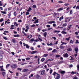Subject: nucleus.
I'll return each instance as SVG.
<instances>
[{
  "instance_id": "nucleus-1",
  "label": "nucleus",
  "mask_w": 79,
  "mask_h": 79,
  "mask_svg": "<svg viewBox=\"0 0 79 79\" xmlns=\"http://www.w3.org/2000/svg\"><path fill=\"white\" fill-rule=\"evenodd\" d=\"M12 69H16L18 68V65L16 64H12L11 66Z\"/></svg>"
},
{
  "instance_id": "nucleus-2",
  "label": "nucleus",
  "mask_w": 79,
  "mask_h": 79,
  "mask_svg": "<svg viewBox=\"0 0 79 79\" xmlns=\"http://www.w3.org/2000/svg\"><path fill=\"white\" fill-rule=\"evenodd\" d=\"M74 50L75 52H76V54H75V57L77 55V52H78V51H79V49H78V48H76L74 49Z\"/></svg>"
},
{
  "instance_id": "nucleus-3",
  "label": "nucleus",
  "mask_w": 79,
  "mask_h": 79,
  "mask_svg": "<svg viewBox=\"0 0 79 79\" xmlns=\"http://www.w3.org/2000/svg\"><path fill=\"white\" fill-rule=\"evenodd\" d=\"M70 19L69 18H66L64 22L65 23H67V22H69L70 21Z\"/></svg>"
},
{
  "instance_id": "nucleus-4",
  "label": "nucleus",
  "mask_w": 79,
  "mask_h": 79,
  "mask_svg": "<svg viewBox=\"0 0 79 79\" xmlns=\"http://www.w3.org/2000/svg\"><path fill=\"white\" fill-rule=\"evenodd\" d=\"M63 56L65 58H68V53H66L63 54Z\"/></svg>"
},
{
  "instance_id": "nucleus-5",
  "label": "nucleus",
  "mask_w": 79,
  "mask_h": 79,
  "mask_svg": "<svg viewBox=\"0 0 79 79\" xmlns=\"http://www.w3.org/2000/svg\"><path fill=\"white\" fill-rule=\"evenodd\" d=\"M41 73L42 75L45 74V70H43L41 71Z\"/></svg>"
},
{
  "instance_id": "nucleus-6",
  "label": "nucleus",
  "mask_w": 79,
  "mask_h": 79,
  "mask_svg": "<svg viewBox=\"0 0 79 79\" xmlns=\"http://www.w3.org/2000/svg\"><path fill=\"white\" fill-rule=\"evenodd\" d=\"M60 78V74H57V77H56L55 79H59Z\"/></svg>"
},
{
  "instance_id": "nucleus-7",
  "label": "nucleus",
  "mask_w": 79,
  "mask_h": 79,
  "mask_svg": "<svg viewBox=\"0 0 79 79\" xmlns=\"http://www.w3.org/2000/svg\"><path fill=\"white\" fill-rule=\"evenodd\" d=\"M48 24H52V23H55V22L54 21H50L48 22Z\"/></svg>"
},
{
  "instance_id": "nucleus-8",
  "label": "nucleus",
  "mask_w": 79,
  "mask_h": 79,
  "mask_svg": "<svg viewBox=\"0 0 79 79\" xmlns=\"http://www.w3.org/2000/svg\"><path fill=\"white\" fill-rule=\"evenodd\" d=\"M67 26V23H65L64 24H62V26H63V27H66V26Z\"/></svg>"
},
{
  "instance_id": "nucleus-9",
  "label": "nucleus",
  "mask_w": 79,
  "mask_h": 79,
  "mask_svg": "<svg viewBox=\"0 0 79 79\" xmlns=\"http://www.w3.org/2000/svg\"><path fill=\"white\" fill-rule=\"evenodd\" d=\"M39 23V19H37V20L35 21V22L34 23V24H36V23Z\"/></svg>"
},
{
  "instance_id": "nucleus-10",
  "label": "nucleus",
  "mask_w": 79,
  "mask_h": 79,
  "mask_svg": "<svg viewBox=\"0 0 79 79\" xmlns=\"http://www.w3.org/2000/svg\"><path fill=\"white\" fill-rule=\"evenodd\" d=\"M61 33H62V34H67V32H66V31H63L61 32Z\"/></svg>"
},
{
  "instance_id": "nucleus-11",
  "label": "nucleus",
  "mask_w": 79,
  "mask_h": 79,
  "mask_svg": "<svg viewBox=\"0 0 79 79\" xmlns=\"http://www.w3.org/2000/svg\"><path fill=\"white\" fill-rule=\"evenodd\" d=\"M54 33H58L59 32H60V31H58V30H56V31H54Z\"/></svg>"
},
{
  "instance_id": "nucleus-12",
  "label": "nucleus",
  "mask_w": 79,
  "mask_h": 79,
  "mask_svg": "<svg viewBox=\"0 0 79 79\" xmlns=\"http://www.w3.org/2000/svg\"><path fill=\"white\" fill-rule=\"evenodd\" d=\"M63 16H62L61 17H60L59 19V21H61V19H64Z\"/></svg>"
},
{
  "instance_id": "nucleus-13",
  "label": "nucleus",
  "mask_w": 79,
  "mask_h": 79,
  "mask_svg": "<svg viewBox=\"0 0 79 79\" xmlns=\"http://www.w3.org/2000/svg\"><path fill=\"white\" fill-rule=\"evenodd\" d=\"M67 51H69V52H72V49L70 48H69L67 49Z\"/></svg>"
},
{
  "instance_id": "nucleus-14",
  "label": "nucleus",
  "mask_w": 79,
  "mask_h": 79,
  "mask_svg": "<svg viewBox=\"0 0 79 79\" xmlns=\"http://www.w3.org/2000/svg\"><path fill=\"white\" fill-rule=\"evenodd\" d=\"M12 42L13 43H16V40L15 39H13L12 40Z\"/></svg>"
},
{
  "instance_id": "nucleus-15",
  "label": "nucleus",
  "mask_w": 79,
  "mask_h": 79,
  "mask_svg": "<svg viewBox=\"0 0 79 79\" xmlns=\"http://www.w3.org/2000/svg\"><path fill=\"white\" fill-rule=\"evenodd\" d=\"M37 53V51H34L31 52V54H34V53Z\"/></svg>"
},
{
  "instance_id": "nucleus-16",
  "label": "nucleus",
  "mask_w": 79,
  "mask_h": 79,
  "mask_svg": "<svg viewBox=\"0 0 79 79\" xmlns=\"http://www.w3.org/2000/svg\"><path fill=\"white\" fill-rule=\"evenodd\" d=\"M14 37H19V35L18 34L15 35H14Z\"/></svg>"
},
{
  "instance_id": "nucleus-17",
  "label": "nucleus",
  "mask_w": 79,
  "mask_h": 79,
  "mask_svg": "<svg viewBox=\"0 0 79 79\" xmlns=\"http://www.w3.org/2000/svg\"><path fill=\"white\" fill-rule=\"evenodd\" d=\"M61 44H63V45H66V44H67V43L64 42H63V41H61Z\"/></svg>"
},
{
  "instance_id": "nucleus-18",
  "label": "nucleus",
  "mask_w": 79,
  "mask_h": 79,
  "mask_svg": "<svg viewBox=\"0 0 79 79\" xmlns=\"http://www.w3.org/2000/svg\"><path fill=\"white\" fill-rule=\"evenodd\" d=\"M57 51L56 50V49H54L52 51V53H56Z\"/></svg>"
},
{
  "instance_id": "nucleus-19",
  "label": "nucleus",
  "mask_w": 79,
  "mask_h": 79,
  "mask_svg": "<svg viewBox=\"0 0 79 79\" xmlns=\"http://www.w3.org/2000/svg\"><path fill=\"white\" fill-rule=\"evenodd\" d=\"M47 35V33L46 32H45L44 33V35L45 37H46Z\"/></svg>"
},
{
  "instance_id": "nucleus-20",
  "label": "nucleus",
  "mask_w": 79,
  "mask_h": 79,
  "mask_svg": "<svg viewBox=\"0 0 79 79\" xmlns=\"http://www.w3.org/2000/svg\"><path fill=\"white\" fill-rule=\"evenodd\" d=\"M1 13H2V14H4V15H6V11H2Z\"/></svg>"
},
{
  "instance_id": "nucleus-21",
  "label": "nucleus",
  "mask_w": 79,
  "mask_h": 79,
  "mask_svg": "<svg viewBox=\"0 0 79 79\" xmlns=\"http://www.w3.org/2000/svg\"><path fill=\"white\" fill-rule=\"evenodd\" d=\"M2 75H3V76H4L6 74V73H5V72H3L2 73Z\"/></svg>"
},
{
  "instance_id": "nucleus-22",
  "label": "nucleus",
  "mask_w": 79,
  "mask_h": 79,
  "mask_svg": "<svg viewBox=\"0 0 79 79\" xmlns=\"http://www.w3.org/2000/svg\"><path fill=\"white\" fill-rule=\"evenodd\" d=\"M52 72H53V70H52V69H50V70H49L50 74H52Z\"/></svg>"
},
{
  "instance_id": "nucleus-23",
  "label": "nucleus",
  "mask_w": 79,
  "mask_h": 79,
  "mask_svg": "<svg viewBox=\"0 0 79 79\" xmlns=\"http://www.w3.org/2000/svg\"><path fill=\"white\" fill-rule=\"evenodd\" d=\"M11 15V13H9L8 15V18H10Z\"/></svg>"
},
{
  "instance_id": "nucleus-24",
  "label": "nucleus",
  "mask_w": 79,
  "mask_h": 79,
  "mask_svg": "<svg viewBox=\"0 0 79 79\" xmlns=\"http://www.w3.org/2000/svg\"><path fill=\"white\" fill-rule=\"evenodd\" d=\"M60 73H61V74H64L65 73V71H61L60 72Z\"/></svg>"
},
{
  "instance_id": "nucleus-25",
  "label": "nucleus",
  "mask_w": 79,
  "mask_h": 79,
  "mask_svg": "<svg viewBox=\"0 0 79 79\" xmlns=\"http://www.w3.org/2000/svg\"><path fill=\"white\" fill-rule=\"evenodd\" d=\"M76 73H77V72H76L75 73L74 71H72V72L71 73V74H76Z\"/></svg>"
},
{
  "instance_id": "nucleus-26",
  "label": "nucleus",
  "mask_w": 79,
  "mask_h": 79,
  "mask_svg": "<svg viewBox=\"0 0 79 79\" xmlns=\"http://www.w3.org/2000/svg\"><path fill=\"white\" fill-rule=\"evenodd\" d=\"M31 10H32V9H31V8L29 7V8L28 10H27V11H28V12L31 11Z\"/></svg>"
},
{
  "instance_id": "nucleus-27",
  "label": "nucleus",
  "mask_w": 79,
  "mask_h": 79,
  "mask_svg": "<svg viewBox=\"0 0 79 79\" xmlns=\"http://www.w3.org/2000/svg\"><path fill=\"white\" fill-rule=\"evenodd\" d=\"M14 25H15V26H18V24H17L16 22H14Z\"/></svg>"
},
{
  "instance_id": "nucleus-28",
  "label": "nucleus",
  "mask_w": 79,
  "mask_h": 79,
  "mask_svg": "<svg viewBox=\"0 0 79 79\" xmlns=\"http://www.w3.org/2000/svg\"><path fill=\"white\" fill-rule=\"evenodd\" d=\"M28 69H24L23 70V72H26V71H27Z\"/></svg>"
},
{
  "instance_id": "nucleus-29",
  "label": "nucleus",
  "mask_w": 79,
  "mask_h": 79,
  "mask_svg": "<svg viewBox=\"0 0 79 79\" xmlns=\"http://www.w3.org/2000/svg\"><path fill=\"white\" fill-rule=\"evenodd\" d=\"M46 31H48V29H45L42 30V32H45Z\"/></svg>"
},
{
  "instance_id": "nucleus-30",
  "label": "nucleus",
  "mask_w": 79,
  "mask_h": 79,
  "mask_svg": "<svg viewBox=\"0 0 79 79\" xmlns=\"http://www.w3.org/2000/svg\"><path fill=\"white\" fill-rule=\"evenodd\" d=\"M64 61H61L59 62V64H61V63H63Z\"/></svg>"
},
{
  "instance_id": "nucleus-31",
  "label": "nucleus",
  "mask_w": 79,
  "mask_h": 79,
  "mask_svg": "<svg viewBox=\"0 0 79 79\" xmlns=\"http://www.w3.org/2000/svg\"><path fill=\"white\" fill-rule=\"evenodd\" d=\"M41 61L43 62V61H45V58H42L41 60Z\"/></svg>"
},
{
  "instance_id": "nucleus-32",
  "label": "nucleus",
  "mask_w": 79,
  "mask_h": 79,
  "mask_svg": "<svg viewBox=\"0 0 79 79\" xmlns=\"http://www.w3.org/2000/svg\"><path fill=\"white\" fill-rule=\"evenodd\" d=\"M71 38V37H69L68 38H67L65 39L66 40H67V41L69 40V39Z\"/></svg>"
},
{
  "instance_id": "nucleus-33",
  "label": "nucleus",
  "mask_w": 79,
  "mask_h": 79,
  "mask_svg": "<svg viewBox=\"0 0 79 79\" xmlns=\"http://www.w3.org/2000/svg\"><path fill=\"white\" fill-rule=\"evenodd\" d=\"M58 74V73L54 72V73L52 74V75H53V76H55V75H56V74Z\"/></svg>"
},
{
  "instance_id": "nucleus-34",
  "label": "nucleus",
  "mask_w": 79,
  "mask_h": 79,
  "mask_svg": "<svg viewBox=\"0 0 79 79\" xmlns=\"http://www.w3.org/2000/svg\"><path fill=\"white\" fill-rule=\"evenodd\" d=\"M70 15H72L73 14V10H71L70 11Z\"/></svg>"
},
{
  "instance_id": "nucleus-35",
  "label": "nucleus",
  "mask_w": 79,
  "mask_h": 79,
  "mask_svg": "<svg viewBox=\"0 0 79 79\" xmlns=\"http://www.w3.org/2000/svg\"><path fill=\"white\" fill-rule=\"evenodd\" d=\"M69 5V4L68 3H66L64 4V5H65V6H68Z\"/></svg>"
},
{
  "instance_id": "nucleus-36",
  "label": "nucleus",
  "mask_w": 79,
  "mask_h": 79,
  "mask_svg": "<svg viewBox=\"0 0 79 79\" xmlns=\"http://www.w3.org/2000/svg\"><path fill=\"white\" fill-rule=\"evenodd\" d=\"M63 10V7L60 8L58 10L59 11H61V10Z\"/></svg>"
},
{
  "instance_id": "nucleus-37",
  "label": "nucleus",
  "mask_w": 79,
  "mask_h": 79,
  "mask_svg": "<svg viewBox=\"0 0 79 79\" xmlns=\"http://www.w3.org/2000/svg\"><path fill=\"white\" fill-rule=\"evenodd\" d=\"M1 71H5V70L3 68L1 69Z\"/></svg>"
},
{
  "instance_id": "nucleus-38",
  "label": "nucleus",
  "mask_w": 79,
  "mask_h": 79,
  "mask_svg": "<svg viewBox=\"0 0 79 79\" xmlns=\"http://www.w3.org/2000/svg\"><path fill=\"white\" fill-rule=\"evenodd\" d=\"M27 29H30V28H29V26H27L26 27Z\"/></svg>"
},
{
  "instance_id": "nucleus-39",
  "label": "nucleus",
  "mask_w": 79,
  "mask_h": 79,
  "mask_svg": "<svg viewBox=\"0 0 79 79\" xmlns=\"http://www.w3.org/2000/svg\"><path fill=\"white\" fill-rule=\"evenodd\" d=\"M77 70L79 71V65L78 64L77 66Z\"/></svg>"
},
{
  "instance_id": "nucleus-40",
  "label": "nucleus",
  "mask_w": 79,
  "mask_h": 79,
  "mask_svg": "<svg viewBox=\"0 0 79 79\" xmlns=\"http://www.w3.org/2000/svg\"><path fill=\"white\" fill-rule=\"evenodd\" d=\"M48 56V54H45L43 55V56L44 57H46V56Z\"/></svg>"
},
{
  "instance_id": "nucleus-41",
  "label": "nucleus",
  "mask_w": 79,
  "mask_h": 79,
  "mask_svg": "<svg viewBox=\"0 0 79 79\" xmlns=\"http://www.w3.org/2000/svg\"><path fill=\"white\" fill-rule=\"evenodd\" d=\"M70 43H71V44H73V40H71L70 41Z\"/></svg>"
},
{
  "instance_id": "nucleus-42",
  "label": "nucleus",
  "mask_w": 79,
  "mask_h": 79,
  "mask_svg": "<svg viewBox=\"0 0 79 79\" xmlns=\"http://www.w3.org/2000/svg\"><path fill=\"white\" fill-rule=\"evenodd\" d=\"M3 58V56L2 55H0V60H2Z\"/></svg>"
},
{
  "instance_id": "nucleus-43",
  "label": "nucleus",
  "mask_w": 79,
  "mask_h": 79,
  "mask_svg": "<svg viewBox=\"0 0 79 79\" xmlns=\"http://www.w3.org/2000/svg\"><path fill=\"white\" fill-rule=\"evenodd\" d=\"M72 25H70L69 26V29L68 30H69V29H71V26H72Z\"/></svg>"
},
{
  "instance_id": "nucleus-44",
  "label": "nucleus",
  "mask_w": 79,
  "mask_h": 79,
  "mask_svg": "<svg viewBox=\"0 0 79 79\" xmlns=\"http://www.w3.org/2000/svg\"><path fill=\"white\" fill-rule=\"evenodd\" d=\"M64 48V46H60V48H61L62 49H63V48Z\"/></svg>"
},
{
  "instance_id": "nucleus-45",
  "label": "nucleus",
  "mask_w": 79,
  "mask_h": 79,
  "mask_svg": "<svg viewBox=\"0 0 79 79\" xmlns=\"http://www.w3.org/2000/svg\"><path fill=\"white\" fill-rule=\"evenodd\" d=\"M14 16H16V12H14Z\"/></svg>"
},
{
  "instance_id": "nucleus-46",
  "label": "nucleus",
  "mask_w": 79,
  "mask_h": 79,
  "mask_svg": "<svg viewBox=\"0 0 79 79\" xmlns=\"http://www.w3.org/2000/svg\"><path fill=\"white\" fill-rule=\"evenodd\" d=\"M26 47L27 48H29V46L27 44L26 45Z\"/></svg>"
},
{
  "instance_id": "nucleus-47",
  "label": "nucleus",
  "mask_w": 79,
  "mask_h": 79,
  "mask_svg": "<svg viewBox=\"0 0 79 79\" xmlns=\"http://www.w3.org/2000/svg\"><path fill=\"white\" fill-rule=\"evenodd\" d=\"M22 33H23V34L24 35H25L26 36V35H27L26 34V33H25V32H24L22 31Z\"/></svg>"
},
{
  "instance_id": "nucleus-48",
  "label": "nucleus",
  "mask_w": 79,
  "mask_h": 79,
  "mask_svg": "<svg viewBox=\"0 0 79 79\" xmlns=\"http://www.w3.org/2000/svg\"><path fill=\"white\" fill-rule=\"evenodd\" d=\"M58 44V41H57L56 42V43H54L53 44V45H57Z\"/></svg>"
},
{
  "instance_id": "nucleus-49",
  "label": "nucleus",
  "mask_w": 79,
  "mask_h": 79,
  "mask_svg": "<svg viewBox=\"0 0 79 79\" xmlns=\"http://www.w3.org/2000/svg\"><path fill=\"white\" fill-rule=\"evenodd\" d=\"M76 44H79V40H77L76 41Z\"/></svg>"
},
{
  "instance_id": "nucleus-50",
  "label": "nucleus",
  "mask_w": 79,
  "mask_h": 79,
  "mask_svg": "<svg viewBox=\"0 0 79 79\" xmlns=\"http://www.w3.org/2000/svg\"><path fill=\"white\" fill-rule=\"evenodd\" d=\"M26 59L27 60H30V58L29 57L26 58Z\"/></svg>"
},
{
  "instance_id": "nucleus-51",
  "label": "nucleus",
  "mask_w": 79,
  "mask_h": 79,
  "mask_svg": "<svg viewBox=\"0 0 79 79\" xmlns=\"http://www.w3.org/2000/svg\"><path fill=\"white\" fill-rule=\"evenodd\" d=\"M35 25L34 24H33L31 26V27H35Z\"/></svg>"
},
{
  "instance_id": "nucleus-52",
  "label": "nucleus",
  "mask_w": 79,
  "mask_h": 79,
  "mask_svg": "<svg viewBox=\"0 0 79 79\" xmlns=\"http://www.w3.org/2000/svg\"><path fill=\"white\" fill-rule=\"evenodd\" d=\"M58 3H63V2L62 1H59L58 2Z\"/></svg>"
},
{
  "instance_id": "nucleus-53",
  "label": "nucleus",
  "mask_w": 79,
  "mask_h": 79,
  "mask_svg": "<svg viewBox=\"0 0 79 79\" xmlns=\"http://www.w3.org/2000/svg\"><path fill=\"white\" fill-rule=\"evenodd\" d=\"M78 33H79V32H76L75 33V34H76V35H78Z\"/></svg>"
},
{
  "instance_id": "nucleus-54",
  "label": "nucleus",
  "mask_w": 79,
  "mask_h": 79,
  "mask_svg": "<svg viewBox=\"0 0 79 79\" xmlns=\"http://www.w3.org/2000/svg\"><path fill=\"white\" fill-rule=\"evenodd\" d=\"M18 22L19 23H22V20H21V19L19 20Z\"/></svg>"
},
{
  "instance_id": "nucleus-55",
  "label": "nucleus",
  "mask_w": 79,
  "mask_h": 79,
  "mask_svg": "<svg viewBox=\"0 0 79 79\" xmlns=\"http://www.w3.org/2000/svg\"><path fill=\"white\" fill-rule=\"evenodd\" d=\"M34 38L32 39L30 41L31 42H33V41H34Z\"/></svg>"
},
{
  "instance_id": "nucleus-56",
  "label": "nucleus",
  "mask_w": 79,
  "mask_h": 79,
  "mask_svg": "<svg viewBox=\"0 0 79 79\" xmlns=\"http://www.w3.org/2000/svg\"><path fill=\"white\" fill-rule=\"evenodd\" d=\"M10 65V64H8L7 65H6V68H8Z\"/></svg>"
},
{
  "instance_id": "nucleus-57",
  "label": "nucleus",
  "mask_w": 79,
  "mask_h": 79,
  "mask_svg": "<svg viewBox=\"0 0 79 79\" xmlns=\"http://www.w3.org/2000/svg\"><path fill=\"white\" fill-rule=\"evenodd\" d=\"M3 38L4 39H5V40H7V38H6V37H4Z\"/></svg>"
},
{
  "instance_id": "nucleus-58",
  "label": "nucleus",
  "mask_w": 79,
  "mask_h": 79,
  "mask_svg": "<svg viewBox=\"0 0 79 79\" xmlns=\"http://www.w3.org/2000/svg\"><path fill=\"white\" fill-rule=\"evenodd\" d=\"M46 26L48 28L50 27V25H47Z\"/></svg>"
},
{
  "instance_id": "nucleus-59",
  "label": "nucleus",
  "mask_w": 79,
  "mask_h": 79,
  "mask_svg": "<svg viewBox=\"0 0 79 79\" xmlns=\"http://www.w3.org/2000/svg\"><path fill=\"white\" fill-rule=\"evenodd\" d=\"M52 48H50L48 49V51H50V50H52Z\"/></svg>"
},
{
  "instance_id": "nucleus-60",
  "label": "nucleus",
  "mask_w": 79,
  "mask_h": 79,
  "mask_svg": "<svg viewBox=\"0 0 79 79\" xmlns=\"http://www.w3.org/2000/svg\"><path fill=\"white\" fill-rule=\"evenodd\" d=\"M53 27H55V26H56V24H55V23L53 24Z\"/></svg>"
},
{
  "instance_id": "nucleus-61",
  "label": "nucleus",
  "mask_w": 79,
  "mask_h": 79,
  "mask_svg": "<svg viewBox=\"0 0 79 79\" xmlns=\"http://www.w3.org/2000/svg\"><path fill=\"white\" fill-rule=\"evenodd\" d=\"M3 21V19H1L0 20V22H2Z\"/></svg>"
},
{
  "instance_id": "nucleus-62",
  "label": "nucleus",
  "mask_w": 79,
  "mask_h": 79,
  "mask_svg": "<svg viewBox=\"0 0 79 79\" xmlns=\"http://www.w3.org/2000/svg\"><path fill=\"white\" fill-rule=\"evenodd\" d=\"M33 8H36V6H35V5H33Z\"/></svg>"
},
{
  "instance_id": "nucleus-63",
  "label": "nucleus",
  "mask_w": 79,
  "mask_h": 79,
  "mask_svg": "<svg viewBox=\"0 0 79 79\" xmlns=\"http://www.w3.org/2000/svg\"><path fill=\"white\" fill-rule=\"evenodd\" d=\"M76 9H79V6H77Z\"/></svg>"
},
{
  "instance_id": "nucleus-64",
  "label": "nucleus",
  "mask_w": 79,
  "mask_h": 79,
  "mask_svg": "<svg viewBox=\"0 0 79 79\" xmlns=\"http://www.w3.org/2000/svg\"><path fill=\"white\" fill-rule=\"evenodd\" d=\"M73 79H78V78L76 77H74Z\"/></svg>"
}]
</instances>
